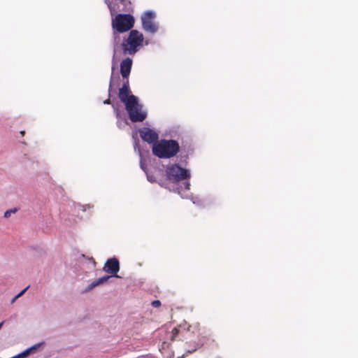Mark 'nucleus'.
Here are the masks:
<instances>
[{
	"label": "nucleus",
	"mask_w": 358,
	"mask_h": 358,
	"mask_svg": "<svg viewBox=\"0 0 358 358\" xmlns=\"http://www.w3.org/2000/svg\"><path fill=\"white\" fill-rule=\"evenodd\" d=\"M104 104H110V99H108L106 101H103Z\"/></svg>",
	"instance_id": "nucleus-18"
},
{
	"label": "nucleus",
	"mask_w": 358,
	"mask_h": 358,
	"mask_svg": "<svg viewBox=\"0 0 358 358\" xmlns=\"http://www.w3.org/2000/svg\"><path fill=\"white\" fill-rule=\"evenodd\" d=\"M178 333H179V329L178 328L175 327L172 329V331H171V334H172L171 340L172 341H174L176 339V337L178 334Z\"/></svg>",
	"instance_id": "nucleus-15"
},
{
	"label": "nucleus",
	"mask_w": 358,
	"mask_h": 358,
	"mask_svg": "<svg viewBox=\"0 0 358 358\" xmlns=\"http://www.w3.org/2000/svg\"><path fill=\"white\" fill-rule=\"evenodd\" d=\"M166 173L167 178L172 182H178L190 178L189 171L176 164L168 166L166 169Z\"/></svg>",
	"instance_id": "nucleus-5"
},
{
	"label": "nucleus",
	"mask_w": 358,
	"mask_h": 358,
	"mask_svg": "<svg viewBox=\"0 0 358 358\" xmlns=\"http://www.w3.org/2000/svg\"><path fill=\"white\" fill-rule=\"evenodd\" d=\"M156 14L152 10H148L141 15V23L143 29L149 33L155 34L158 30V24L155 19Z\"/></svg>",
	"instance_id": "nucleus-6"
},
{
	"label": "nucleus",
	"mask_w": 358,
	"mask_h": 358,
	"mask_svg": "<svg viewBox=\"0 0 358 358\" xmlns=\"http://www.w3.org/2000/svg\"><path fill=\"white\" fill-rule=\"evenodd\" d=\"M119 3L122 6L120 8L119 6H117L115 3H112L110 0H104V2L107 4L108 8L110 12L111 15H115L117 12H132L133 11V5L131 0H117Z\"/></svg>",
	"instance_id": "nucleus-7"
},
{
	"label": "nucleus",
	"mask_w": 358,
	"mask_h": 358,
	"mask_svg": "<svg viewBox=\"0 0 358 358\" xmlns=\"http://www.w3.org/2000/svg\"><path fill=\"white\" fill-rule=\"evenodd\" d=\"M133 61L129 57L123 59L120 63V73L123 78H127L130 74Z\"/></svg>",
	"instance_id": "nucleus-10"
},
{
	"label": "nucleus",
	"mask_w": 358,
	"mask_h": 358,
	"mask_svg": "<svg viewBox=\"0 0 358 358\" xmlns=\"http://www.w3.org/2000/svg\"><path fill=\"white\" fill-rule=\"evenodd\" d=\"M29 288V287H27L26 288H24L23 290H22L19 294H17L12 300V302H14L16 299H17L18 297L21 296L25 292L26 290Z\"/></svg>",
	"instance_id": "nucleus-16"
},
{
	"label": "nucleus",
	"mask_w": 358,
	"mask_h": 358,
	"mask_svg": "<svg viewBox=\"0 0 358 358\" xmlns=\"http://www.w3.org/2000/svg\"><path fill=\"white\" fill-rule=\"evenodd\" d=\"M143 35L138 30L133 29L128 37L123 40L121 47L124 55H135L140 47L143 45Z\"/></svg>",
	"instance_id": "nucleus-3"
},
{
	"label": "nucleus",
	"mask_w": 358,
	"mask_h": 358,
	"mask_svg": "<svg viewBox=\"0 0 358 358\" xmlns=\"http://www.w3.org/2000/svg\"><path fill=\"white\" fill-rule=\"evenodd\" d=\"M37 346L38 345H36L29 349H27L25 351L22 352L21 354L18 355L17 356L14 357V358H24V357L28 356L30 354V352H31V350L36 349Z\"/></svg>",
	"instance_id": "nucleus-12"
},
{
	"label": "nucleus",
	"mask_w": 358,
	"mask_h": 358,
	"mask_svg": "<svg viewBox=\"0 0 358 358\" xmlns=\"http://www.w3.org/2000/svg\"><path fill=\"white\" fill-rule=\"evenodd\" d=\"M180 150V145L176 140L162 139L152 145V152L160 159H169L176 156Z\"/></svg>",
	"instance_id": "nucleus-2"
},
{
	"label": "nucleus",
	"mask_w": 358,
	"mask_h": 358,
	"mask_svg": "<svg viewBox=\"0 0 358 358\" xmlns=\"http://www.w3.org/2000/svg\"><path fill=\"white\" fill-rule=\"evenodd\" d=\"M3 322H0V329H1V327L3 326Z\"/></svg>",
	"instance_id": "nucleus-19"
},
{
	"label": "nucleus",
	"mask_w": 358,
	"mask_h": 358,
	"mask_svg": "<svg viewBox=\"0 0 358 358\" xmlns=\"http://www.w3.org/2000/svg\"><path fill=\"white\" fill-rule=\"evenodd\" d=\"M37 346L38 345H36L29 349H27L25 351L22 352L21 354L18 355L17 356L14 357V358H24V357L28 356L30 354V352H31V350L36 349Z\"/></svg>",
	"instance_id": "nucleus-13"
},
{
	"label": "nucleus",
	"mask_w": 358,
	"mask_h": 358,
	"mask_svg": "<svg viewBox=\"0 0 358 358\" xmlns=\"http://www.w3.org/2000/svg\"><path fill=\"white\" fill-rule=\"evenodd\" d=\"M148 178L150 180V179H152V177L148 176Z\"/></svg>",
	"instance_id": "nucleus-21"
},
{
	"label": "nucleus",
	"mask_w": 358,
	"mask_h": 358,
	"mask_svg": "<svg viewBox=\"0 0 358 358\" xmlns=\"http://www.w3.org/2000/svg\"><path fill=\"white\" fill-rule=\"evenodd\" d=\"M17 211V208H12V209H10V210H6L5 213H4V217L6 218H8L10 216L11 213H15Z\"/></svg>",
	"instance_id": "nucleus-14"
},
{
	"label": "nucleus",
	"mask_w": 358,
	"mask_h": 358,
	"mask_svg": "<svg viewBox=\"0 0 358 358\" xmlns=\"http://www.w3.org/2000/svg\"><path fill=\"white\" fill-rule=\"evenodd\" d=\"M110 276H103L101 278H99L95 280H94L92 282H91L85 289V292H90L92 290L94 287L107 282L108 280L110 278Z\"/></svg>",
	"instance_id": "nucleus-11"
},
{
	"label": "nucleus",
	"mask_w": 358,
	"mask_h": 358,
	"mask_svg": "<svg viewBox=\"0 0 358 358\" xmlns=\"http://www.w3.org/2000/svg\"><path fill=\"white\" fill-rule=\"evenodd\" d=\"M148 178L150 180V179H152V177L148 176Z\"/></svg>",
	"instance_id": "nucleus-22"
},
{
	"label": "nucleus",
	"mask_w": 358,
	"mask_h": 358,
	"mask_svg": "<svg viewBox=\"0 0 358 358\" xmlns=\"http://www.w3.org/2000/svg\"><path fill=\"white\" fill-rule=\"evenodd\" d=\"M120 270V263L117 259H108L103 266V271L110 274V276L119 277L117 272Z\"/></svg>",
	"instance_id": "nucleus-9"
},
{
	"label": "nucleus",
	"mask_w": 358,
	"mask_h": 358,
	"mask_svg": "<svg viewBox=\"0 0 358 358\" xmlns=\"http://www.w3.org/2000/svg\"><path fill=\"white\" fill-rule=\"evenodd\" d=\"M139 135L143 141L149 144L157 143L159 138L158 134L149 127H143L139 129Z\"/></svg>",
	"instance_id": "nucleus-8"
},
{
	"label": "nucleus",
	"mask_w": 358,
	"mask_h": 358,
	"mask_svg": "<svg viewBox=\"0 0 358 358\" xmlns=\"http://www.w3.org/2000/svg\"><path fill=\"white\" fill-rule=\"evenodd\" d=\"M119 98L124 103L129 119L133 122H143L147 117L145 112L142 110V105L139 104L138 98L131 94L129 80L124 82L119 90Z\"/></svg>",
	"instance_id": "nucleus-1"
},
{
	"label": "nucleus",
	"mask_w": 358,
	"mask_h": 358,
	"mask_svg": "<svg viewBox=\"0 0 358 358\" xmlns=\"http://www.w3.org/2000/svg\"><path fill=\"white\" fill-rule=\"evenodd\" d=\"M141 169H144L142 164H141Z\"/></svg>",
	"instance_id": "nucleus-23"
},
{
	"label": "nucleus",
	"mask_w": 358,
	"mask_h": 358,
	"mask_svg": "<svg viewBox=\"0 0 358 358\" xmlns=\"http://www.w3.org/2000/svg\"><path fill=\"white\" fill-rule=\"evenodd\" d=\"M135 20L131 14L119 13L112 19V27L115 40L118 37L119 33H124L131 29L134 25Z\"/></svg>",
	"instance_id": "nucleus-4"
},
{
	"label": "nucleus",
	"mask_w": 358,
	"mask_h": 358,
	"mask_svg": "<svg viewBox=\"0 0 358 358\" xmlns=\"http://www.w3.org/2000/svg\"><path fill=\"white\" fill-rule=\"evenodd\" d=\"M20 134H22V136H24V131H20Z\"/></svg>",
	"instance_id": "nucleus-20"
},
{
	"label": "nucleus",
	"mask_w": 358,
	"mask_h": 358,
	"mask_svg": "<svg viewBox=\"0 0 358 358\" xmlns=\"http://www.w3.org/2000/svg\"><path fill=\"white\" fill-rule=\"evenodd\" d=\"M13 358H14V357H13Z\"/></svg>",
	"instance_id": "nucleus-24"
},
{
	"label": "nucleus",
	"mask_w": 358,
	"mask_h": 358,
	"mask_svg": "<svg viewBox=\"0 0 358 358\" xmlns=\"http://www.w3.org/2000/svg\"><path fill=\"white\" fill-rule=\"evenodd\" d=\"M152 306L154 308H158L161 306V302L159 300H155L152 302Z\"/></svg>",
	"instance_id": "nucleus-17"
}]
</instances>
